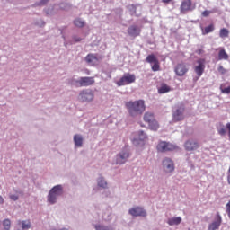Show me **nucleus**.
<instances>
[{"mask_svg": "<svg viewBox=\"0 0 230 230\" xmlns=\"http://www.w3.org/2000/svg\"><path fill=\"white\" fill-rule=\"evenodd\" d=\"M126 109L130 116H137V114H142L145 112L146 107L145 106V101H129L125 103Z\"/></svg>", "mask_w": 230, "mask_h": 230, "instance_id": "nucleus-1", "label": "nucleus"}, {"mask_svg": "<svg viewBox=\"0 0 230 230\" xmlns=\"http://www.w3.org/2000/svg\"><path fill=\"white\" fill-rule=\"evenodd\" d=\"M62 193H64L62 185L54 186L48 195V202H49V204H55L57 202V198L60 197Z\"/></svg>", "mask_w": 230, "mask_h": 230, "instance_id": "nucleus-2", "label": "nucleus"}, {"mask_svg": "<svg viewBox=\"0 0 230 230\" xmlns=\"http://www.w3.org/2000/svg\"><path fill=\"white\" fill-rule=\"evenodd\" d=\"M134 82H136V75L126 73L116 84L118 87H123V85H130V84H134Z\"/></svg>", "mask_w": 230, "mask_h": 230, "instance_id": "nucleus-3", "label": "nucleus"}, {"mask_svg": "<svg viewBox=\"0 0 230 230\" xmlns=\"http://www.w3.org/2000/svg\"><path fill=\"white\" fill-rule=\"evenodd\" d=\"M144 121L148 123L151 130H157L159 128V123L155 120V117H154V113L152 112L145 113Z\"/></svg>", "mask_w": 230, "mask_h": 230, "instance_id": "nucleus-4", "label": "nucleus"}, {"mask_svg": "<svg viewBox=\"0 0 230 230\" xmlns=\"http://www.w3.org/2000/svg\"><path fill=\"white\" fill-rule=\"evenodd\" d=\"M184 111H186L184 104H178L172 111V121H182L184 119Z\"/></svg>", "mask_w": 230, "mask_h": 230, "instance_id": "nucleus-5", "label": "nucleus"}, {"mask_svg": "<svg viewBox=\"0 0 230 230\" xmlns=\"http://www.w3.org/2000/svg\"><path fill=\"white\" fill-rule=\"evenodd\" d=\"M177 146L166 141H161L156 146V150L162 153L173 152L174 150H177Z\"/></svg>", "mask_w": 230, "mask_h": 230, "instance_id": "nucleus-6", "label": "nucleus"}, {"mask_svg": "<svg viewBox=\"0 0 230 230\" xmlns=\"http://www.w3.org/2000/svg\"><path fill=\"white\" fill-rule=\"evenodd\" d=\"M190 71L188 65L186 63H178L174 67V73L176 76H186L187 73Z\"/></svg>", "mask_w": 230, "mask_h": 230, "instance_id": "nucleus-7", "label": "nucleus"}, {"mask_svg": "<svg viewBox=\"0 0 230 230\" xmlns=\"http://www.w3.org/2000/svg\"><path fill=\"white\" fill-rule=\"evenodd\" d=\"M197 66H194V71L198 76V78H200L202 75H204V71L206 69V59L199 58L197 60Z\"/></svg>", "mask_w": 230, "mask_h": 230, "instance_id": "nucleus-8", "label": "nucleus"}, {"mask_svg": "<svg viewBox=\"0 0 230 230\" xmlns=\"http://www.w3.org/2000/svg\"><path fill=\"white\" fill-rule=\"evenodd\" d=\"M79 96L81 102H93L94 100V93L91 90H83Z\"/></svg>", "mask_w": 230, "mask_h": 230, "instance_id": "nucleus-9", "label": "nucleus"}, {"mask_svg": "<svg viewBox=\"0 0 230 230\" xmlns=\"http://www.w3.org/2000/svg\"><path fill=\"white\" fill-rule=\"evenodd\" d=\"M192 10H195V7H193V3L191 0H183L181 2V4L180 6L181 13H186V12H192Z\"/></svg>", "mask_w": 230, "mask_h": 230, "instance_id": "nucleus-10", "label": "nucleus"}, {"mask_svg": "<svg viewBox=\"0 0 230 230\" xmlns=\"http://www.w3.org/2000/svg\"><path fill=\"white\" fill-rule=\"evenodd\" d=\"M94 82V77H81L75 81V84H78L80 87H89L93 85Z\"/></svg>", "mask_w": 230, "mask_h": 230, "instance_id": "nucleus-11", "label": "nucleus"}, {"mask_svg": "<svg viewBox=\"0 0 230 230\" xmlns=\"http://www.w3.org/2000/svg\"><path fill=\"white\" fill-rule=\"evenodd\" d=\"M220 226H222V216H220V213L217 212L215 217V220L208 225V230H217L220 228Z\"/></svg>", "mask_w": 230, "mask_h": 230, "instance_id": "nucleus-12", "label": "nucleus"}, {"mask_svg": "<svg viewBox=\"0 0 230 230\" xmlns=\"http://www.w3.org/2000/svg\"><path fill=\"white\" fill-rule=\"evenodd\" d=\"M163 167L167 173H171V172H173L175 170L173 161H172V159L170 158H165L163 160Z\"/></svg>", "mask_w": 230, "mask_h": 230, "instance_id": "nucleus-13", "label": "nucleus"}, {"mask_svg": "<svg viewBox=\"0 0 230 230\" xmlns=\"http://www.w3.org/2000/svg\"><path fill=\"white\" fill-rule=\"evenodd\" d=\"M128 213L131 217H146V211L141 207H134Z\"/></svg>", "mask_w": 230, "mask_h": 230, "instance_id": "nucleus-14", "label": "nucleus"}, {"mask_svg": "<svg viewBox=\"0 0 230 230\" xmlns=\"http://www.w3.org/2000/svg\"><path fill=\"white\" fill-rule=\"evenodd\" d=\"M184 147L187 152H193L199 148V143L194 140H188L185 142Z\"/></svg>", "mask_w": 230, "mask_h": 230, "instance_id": "nucleus-15", "label": "nucleus"}, {"mask_svg": "<svg viewBox=\"0 0 230 230\" xmlns=\"http://www.w3.org/2000/svg\"><path fill=\"white\" fill-rule=\"evenodd\" d=\"M128 33L130 37H139V35H141V28L137 25H131L128 29Z\"/></svg>", "mask_w": 230, "mask_h": 230, "instance_id": "nucleus-16", "label": "nucleus"}, {"mask_svg": "<svg viewBox=\"0 0 230 230\" xmlns=\"http://www.w3.org/2000/svg\"><path fill=\"white\" fill-rule=\"evenodd\" d=\"M128 152L124 151L117 155L116 162L117 164H124V163H127V159H128Z\"/></svg>", "mask_w": 230, "mask_h": 230, "instance_id": "nucleus-17", "label": "nucleus"}, {"mask_svg": "<svg viewBox=\"0 0 230 230\" xmlns=\"http://www.w3.org/2000/svg\"><path fill=\"white\" fill-rule=\"evenodd\" d=\"M74 143L77 148H81V146L84 145V137L82 135H75Z\"/></svg>", "mask_w": 230, "mask_h": 230, "instance_id": "nucleus-18", "label": "nucleus"}, {"mask_svg": "<svg viewBox=\"0 0 230 230\" xmlns=\"http://www.w3.org/2000/svg\"><path fill=\"white\" fill-rule=\"evenodd\" d=\"M172 91V88L168 86L166 84H162V85L158 88V93L159 94H164L166 93H170Z\"/></svg>", "mask_w": 230, "mask_h": 230, "instance_id": "nucleus-19", "label": "nucleus"}, {"mask_svg": "<svg viewBox=\"0 0 230 230\" xmlns=\"http://www.w3.org/2000/svg\"><path fill=\"white\" fill-rule=\"evenodd\" d=\"M182 222V218L181 217H172L167 220V224L169 226H179Z\"/></svg>", "mask_w": 230, "mask_h": 230, "instance_id": "nucleus-20", "label": "nucleus"}, {"mask_svg": "<svg viewBox=\"0 0 230 230\" xmlns=\"http://www.w3.org/2000/svg\"><path fill=\"white\" fill-rule=\"evenodd\" d=\"M218 60H229V55L225 49H221L218 52Z\"/></svg>", "mask_w": 230, "mask_h": 230, "instance_id": "nucleus-21", "label": "nucleus"}, {"mask_svg": "<svg viewBox=\"0 0 230 230\" xmlns=\"http://www.w3.org/2000/svg\"><path fill=\"white\" fill-rule=\"evenodd\" d=\"M215 31V24L211 23L210 25L202 29V35H208V33H213Z\"/></svg>", "mask_w": 230, "mask_h": 230, "instance_id": "nucleus-22", "label": "nucleus"}, {"mask_svg": "<svg viewBox=\"0 0 230 230\" xmlns=\"http://www.w3.org/2000/svg\"><path fill=\"white\" fill-rule=\"evenodd\" d=\"M85 60L88 64H93L94 62H98V58H96V55L94 54H88L85 57Z\"/></svg>", "mask_w": 230, "mask_h": 230, "instance_id": "nucleus-23", "label": "nucleus"}, {"mask_svg": "<svg viewBox=\"0 0 230 230\" xmlns=\"http://www.w3.org/2000/svg\"><path fill=\"white\" fill-rule=\"evenodd\" d=\"M219 136H226L227 134V129H226V126L224 124H219V127L217 128Z\"/></svg>", "mask_w": 230, "mask_h": 230, "instance_id": "nucleus-24", "label": "nucleus"}, {"mask_svg": "<svg viewBox=\"0 0 230 230\" xmlns=\"http://www.w3.org/2000/svg\"><path fill=\"white\" fill-rule=\"evenodd\" d=\"M219 37L221 39H227L229 37V30L223 28L219 31Z\"/></svg>", "mask_w": 230, "mask_h": 230, "instance_id": "nucleus-25", "label": "nucleus"}, {"mask_svg": "<svg viewBox=\"0 0 230 230\" xmlns=\"http://www.w3.org/2000/svg\"><path fill=\"white\" fill-rule=\"evenodd\" d=\"M19 224H22V229L23 230H27L30 229V227H31V223L30 222V220H26V221H19Z\"/></svg>", "mask_w": 230, "mask_h": 230, "instance_id": "nucleus-26", "label": "nucleus"}, {"mask_svg": "<svg viewBox=\"0 0 230 230\" xmlns=\"http://www.w3.org/2000/svg\"><path fill=\"white\" fill-rule=\"evenodd\" d=\"M146 62H148L149 64H154L155 62H157V58H155V56L154 54H151L149 56H147L146 58Z\"/></svg>", "mask_w": 230, "mask_h": 230, "instance_id": "nucleus-27", "label": "nucleus"}, {"mask_svg": "<svg viewBox=\"0 0 230 230\" xmlns=\"http://www.w3.org/2000/svg\"><path fill=\"white\" fill-rule=\"evenodd\" d=\"M75 26H77V28H84L85 26V22L80 20V19H75L74 21Z\"/></svg>", "mask_w": 230, "mask_h": 230, "instance_id": "nucleus-28", "label": "nucleus"}, {"mask_svg": "<svg viewBox=\"0 0 230 230\" xmlns=\"http://www.w3.org/2000/svg\"><path fill=\"white\" fill-rule=\"evenodd\" d=\"M220 91H221L222 94H230V86L224 87V84H221Z\"/></svg>", "mask_w": 230, "mask_h": 230, "instance_id": "nucleus-29", "label": "nucleus"}, {"mask_svg": "<svg viewBox=\"0 0 230 230\" xmlns=\"http://www.w3.org/2000/svg\"><path fill=\"white\" fill-rule=\"evenodd\" d=\"M3 226H4L5 230H10V227L12 226V222L10 221V219H5L3 222Z\"/></svg>", "mask_w": 230, "mask_h": 230, "instance_id": "nucleus-30", "label": "nucleus"}, {"mask_svg": "<svg viewBox=\"0 0 230 230\" xmlns=\"http://www.w3.org/2000/svg\"><path fill=\"white\" fill-rule=\"evenodd\" d=\"M98 186H100V188H107V181H105V179L100 178L98 181Z\"/></svg>", "mask_w": 230, "mask_h": 230, "instance_id": "nucleus-31", "label": "nucleus"}, {"mask_svg": "<svg viewBox=\"0 0 230 230\" xmlns=\"http://www.w3.org/2000/svg\"><path fill=\"white\" fill-rule=\"evenodd\" d=\"M161 69V66L159 65V60L155 61L152 66V71H159Z\"/></svg>", "mask_w": 230, "mask_h": 230, "instance_id": "nucleus-32", "label": "nucleus"}, {"mask_svg": "<svg viewBox=\"0 0 230 230\" xmlns=\"http://www.w3.org/2000/svg\"><path fill=\"white\" fill-rule=\"evenodd\" d=\"M138 139L140 141H145V139H146V134H145V131H138Z\"/></svg>", "mask_w": 230, "mask_h": 230, "instance_id": "nucleus-33", "label": "nucleus"}, {"mask_svg": "<svg viewBox=\"0 0 230 230\" xmlns=\"http://www.w3.org/2000/svg\"><path fill=\"white\" fill-rule=\"evenodd\" d=\"M218 73H220L221 75H226L227 73V70L226 68H224L222 66H219L217 68Z\"/></svg>", "mask_w": 230, "mask_h": 230, "instance_id": "nucleus-34", "label": "nucleus"}, {"mask_svg": "<svg viewBox=\"0 0 230 230\" xmlns=\"http://www.w3.org/2000/svg\"><path fill=\"white\" fill-rule=\"evenodd\" d=\"M226 208L228 217L230 218V200L226 203Z\"/></svg>", "mask_w": 230, "mask_h": 230, "instance_id": "nucleus-35", "label": "nucleus"}, {"mask_svg": "<svg viewBox=\"0 0 230 230\" xmlns=\"http://www.w3.org/2000/svg\"><path fill=\"white\" fill-rule=\"evenodd\" d=\"M210 13H211V12L208 11V10L202 12L203 17H209Z\"/></svg>", "mask_w": 230, "mask_h": 230, "instance_id": "nucleus-36", "label": "nucleus"}, {"mask_svg": "<svg viewBox=\"0 0 230 230\" xmlns=\"http://www.w3.org/2000/svg\"><path fill=\"white\" fill-rule=\"evenodd\" d=\"M10 199H11L12 200H19V196L13 194V195L10 196Z\"/></svg>", "mask_w": 230, "mask_h": 230, "instance_id": "nucleus-37", "label": "nucleus"}, {"mask_svg": "<svg viewBox=\"0 0 230 230\" xmlns=\"http://www.w3.org/2000/svg\"><path fill=\"white\" fill-rule=\"evenodd\" d=\"M47 3H49V0H41V1L40 2V4L42 6V5H44V4H47Z\"/></svg>", "mask_w": 230, "mask_h": 230, "instance_id": "nucleus-38", "label": "nucleus"}, {"mask_svg": "<svg viewBox=\"0 0 230 230\" xmlns=\"http://www.w3.org/2000/svg\"><path fill=\"white\" fill-rule=\"evenodd\" d=\"M172 1H173V0H162V3H164V4H170V3H172Z\"/></svg>", "mask_w": 230, "mask_h": 230, "instance_id": "nucleus-39", "label": "nucleus"}, {"mask_svg": "<svg viewBox=\"0 0 230 230\" xmlns=\"http://www.w3.org/2000/svg\"><path fill=\"white\" fill-rule=\"evenodd\" d=\"M196 53H197L198 55H202V53H204V49H198V50L196 51Z\"/></svg>", "mask_w": 230, "mask_h": 230, "instance_id": "nucleus-40", "label": "nucleus"}, {"mask_svg": "<svg viewBox=\"0 0 230 230\" xmlns=\"http://www.w3.org/2000/svg\"><path fill=\"white\" fill-rule=\"evenodd\" d=\"M4 199H3V196H0V204H4Z\"/></svg>", "mask_w": 230, "mask_h": 230, "instance_id": "nucleus-41", "label": "nucleus"}, {"mask_svg": "<svg viewBox=\"0 0 230 230\" xmlns=\"http://www.w3.org/2000/svg\"><path fill=\"white\" fill-rule=\"evenodd\" d=\"M81 39L75 40V42H80Z\"/></svg>", "mask_w": 230, "mask_h": 230, "instance_id": "nucleus-42", "label": "nucleus"}]
</instances>
